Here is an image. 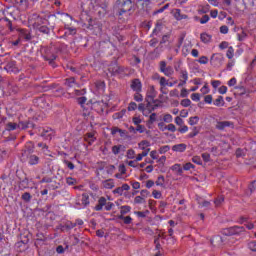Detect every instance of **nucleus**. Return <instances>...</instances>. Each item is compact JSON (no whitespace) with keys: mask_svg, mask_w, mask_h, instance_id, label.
Returning a JSON list of instances; mask_svg holds the SVG:
<instances>
[{"mask_svg":"<svg viewBox=\"0 0 256 256\" xmlns=\"http://www.w3.org/2000/svg\"><path fill=\"white\" fill-rule=\"evenodd\" d=\"M102 185L104 189H113L115 187V181L113 179L104 180Z\"/></svg>","mask_w":256,"mask_h":256,"instance_id":"24","label":"nucleus"},{"mask_svg":"<svg viewBox=\"0 0 256 256\" xmlns=\"http://www.w3.org/2000/svg\"><path fill=\"white\" fill-rule=\"evenodd\" d=\"M66 183L67 185H75V183H77V180L73 177H68L66 178Z\"/></svg>","mask_w":256,"mask_h":256,"instance_id":"62","label":"nucleus"},{"mask_svg":"<svg viewBox=\"0 0 256 256\" xmlns=\"http://www.w3.org/2000/svg\"><path fill=\"white\" fill-rule=\"evenodd\" d=\"M127 159H135V150L129 149L126 154Z\"/></svg>","mask_w":256,"mask_h":256,"instance_id":"51","label":"nucleus"},{"mask_svg":"<svg viewBox=\"0 0 256 256\" xmlns=\"http://www.w3.org/2000/svg\"><path fill=\"white\" fill-rule=\"evenodd\" d=\"M171 169L177 173V175H183V169L181 168V164H174Z\"/></svg>","mask_w":256,"mask_h":256,"instance_id":"31","label":"nucleus"},{"mask_svg":"<svg viewBox=\"0 0 256 256\" xmlns=\"http://www.w3.org/2000/svg\"><path fill=\"white\" fill-rule=\"evenodd\" d=\"M200 39L202 43H211V39H213V36H211V34H207L206 32H204L200 35Z\"/></svg>","mask_w":256,"mask_h":256,"instance_id":"25","label":"nucleus"},{"mask_svg":"<svg viewBox=\"0 0 256 256\" xmlns=\"http://www.w3.org/2000/svg\"><path fill=\"white\" fill-rule=\"evenodd\" d=\"M64 164L66 165V167H68V169H70V171H73V169H75V164H73V162L69 160H64Z\"/></svg>","mask_w":256,"mask_h":256,"instance_id":"52","label":"nucleus"},{"mask_svg":"<svg viewBox=\"0 0 256 256\" xmlns=\"http://www.w3.org/2000/svg\"><path fill=\"white\" fill-rule=\"evenodd\" d=\"M151 143L147 140H143L138 144L139 149L146 150V147H149Z\"/></svg>","mask_w":256,"mask_h":256,"instance_id":"37","label":"nucleus"},{"mask_svg":"<svg viewBox=\"0 0 256 256\" xmlns=\"http://www.w3.org/2000/svg\"><path fill=\"white\" fill-rule=\"evenodd\" d=\"M173 13V17L174 19H176V21H183V19H189V16L187 14H183L181 12V9H174L172 11Z\"/></svg>","mask_w":256,"mask_h":256,"instance_id":"13","label":"nucleus"},{"mask_svg":"<svg viewBox=\"0 0 256 256\" xmlns=\"http://www.w3.org/2000/svg\"><path fill=\"white\" fill-rule=\"evenodd\" d=\"M130 88L136 93H141V89H143V84L139 78L133 79L131 81Z\"/></svg>","mask_w":256,"mask_h":256,"instance_id":"11","label":"nucleus"},{"mask_svg":"<svg viewBox=\"0 0 256 256\" xmlns=\"http://www.w3.org/2000/svg\"><path fill=\"white\" fill-rule=\"evenodd\" d=\"M236 3H242L244 9H251L255 7V0H235Z\"/></svg>","mask_w":256,"mask_h":256,"instance_id":"19","label":"nucleus"},{"mask_svg":"<svg viewBox=\"0 0 256 256\" xmlns=\"http://www.w3.org/2000/svg\"><path fill=\"white\" fill-rule=\"evenodd\" d=\"M237 37H238L239 41H244L245 37H247V33H245V31L241 30V33H238Z\"/></svg>","mask_w":256,"mask_h":256,"instance_id":"58","label":"nucleus"},{"mask_svg":"<svg viewBox=\"0 0 256 256\" xmlns=\"http://www.w3.org/2000/svg\"><path fill=\"white\" fill-rule=\"evenodd\" d=\"M36 31H39L40 33H43L44 35H49V33H51V29H49V27H47V24H43L38 29H36Z\"/></svg>","mask_w":256,"mask_h":256,"instance_id":"28","label":"nucleus"},{"mask_svg":"<svg viewBox=\"0 0 256 256\" xmlns=\"http://www.w3.org/2000/svg\"><path fill=\"white\" fill-rule=\"evenodd\" d=\"M145 131H146V128L144 125L139 124L136 126V133H145Z\"/></svg>","mask_w":256,"mask_h":256,"instance_id":"56","label":"nucleus"},{"mask_svg":"<svg viewBox=\"0 0 256 256\" xmlns=\"http://www.w3.org/2000/svg\"><path fill=\"white\" fill-rule=\"evenodd\" d=\"M155 184L157 185V187H163V186L165 185V176L160 175V176L157 178Z\"/></svg>","mask_w":256,"mask_h":256,"instance_id":"32","label":"nucleus"},{"mask_svg":"<svg viewBox=\"0 0 256 256\" xmlns=\"http://www.w3.org/2000/svg\"><path fill=\"white\" fill-rule=\"evenodd\" d=\"M192 161L196 164V165H203V161L201 160V157L199 156H194L192 158Z\"/></svg>","mask_w":256,"mask_h":256,"instance_id":"57","label":"nucleus"},{"mask_svg":"<svg viewBox=\"0 0 256 256\" xmlns=\"http://www.w3.org/2000/svg\"><path fill=\"white\" fill-rule=\"evenodd\" d=\"M4 69L7 73H19V68H17V62L15 60L8 62Z\"/></svg>","mask_w":256,"mask_h":256,"instance_id":"10","label":"nucleus"},{"mask_svg":"<svg viewBox=\"0 0 256 256\" xmlns=\"http://www.w3.org/2000/svg\"><path fill=\"white\" fill-rule=\"evenodd\" d=\"M216 129H218L219 131H223L225 129V122L217 121L216 122Z\"/></svg>","mask_w":256,"mask_h":256,"instance_id":"47","label":"nucleus"},{"mask_svg":"<svg viewBox=\"0 0 256 256\" xmlns=\"http://www.w3.org/2000/svg\"><path fill=\"white\" fill-rule=\"evenodd\" d=\"M84 141L88 143V145H93L94 141H97L95 137V132H88L84 135Z\"/></svg>","mask_w":256,"mask_h":256,"instance_id":"16","label":"nucleus"},{"mask_svg":"<svg viewBox=\"0 0 256 256\" xmlns=\"http://www.w3.org/2000/svg\"><path fill=\"white\" fill-rule=\"evenodd\" d=\"M182 107H189L191 105V100L190 99H183L180 103Z\"/></svg>","mask_w":256,"mask_h":256,"instance_id":"61","label":"nucleus"},{"mask_svg":"<svg viewBox=\"0 0 256 256\" xmlns=\"http://www.w3.org/2000/svg\"><path fill=\"white\" fill-rule=\"evenodd\" d=\"M155 97H157L155 87L150 86V90L146 96V109H148V111H155V109L159 107V105L156 104L157 100H155Z\"/></svg>","mask_w":256,"mask_h":256,"instance_id":"3","label":"nucleus"},{"mask_svg":"<svg viewBox=\"0 0 256 256\" xmlns=\"http://www.w3.org/2000/svg\"><path fill=\"white\" fill-rule=\"evenodd\" d=\"M159 71L160 73H163L166 77H171L173 73H175V70H173V67L167 66V62L160 61L159 63Z\"/></svg>","mask_w":256,"mask_h":256,"instance_id":"6","label":"nucleus"},{"mask_svg":"<svg viewBox=\"0 0 256 256\" xmlns=\"http://www.w3.org/2000/svg\"><path fill=\"white\" fill-rule=\"evenodd\" d=\"M81 203L84 207H88V205L91 203L89 201V194L88 193H83L82 194Z\"/></svg>","mask_w":256,"mask_h":256,"instance_id":"29","label":"nucleus"},{"mask_svg":"<svg viewBox=\"0 0 256 256\" xmlns=\"http://www.w3.org/2000/svg\"><path fill=\"white\" fill-rule=\"evenodd\" d=\"M169 39H171V35H163L162 40L160 41V45H165V43H169Z\"/></svg>","mask_w":256,"mask_h":256,"instance_id":"46","label":"nucleus"},{"mask_svg":"<svg viewBox=\"0 0 256 256\" xmlns=\"http://www.w3.org/2000/svg\"><path fill=\"white\" fill-rule=\"evenodd\" d=\"M152 195H153L154 199H161V197H162L161 192L157 191V190H153Z\"/></svg>","mask_w":256,"mask_h":256,"instance_id":"64","label":"nucleus"},{"mask_svg":"<svg viewBox=\"0 0 256 256\" xmlns=\"http://www.w3.org/2000/svg\"><path fill=\"white\" fill-rule=\"evenodd\" d=\"M65 85H66L67 87H71V88H73V87H79V84L77 83V81H76L75 78H73V77L67 78V79L65 80Z\"/></svg>","mask_w":256,"mask_h":256,"instance_id":"23","label":"nucleus"},{"mask_svg":"<svg viewBox=\"0 0 256 256\" xmlns=\"http://www.w3.org/2000/svg\"><path fill=\"white\" fill-rule=\"evenodd\" d=\"M118 219H120V221H123L124 225H131V223H133V218H131V216L119 215Z\"/></svg>","mask_w":256,"mask_h":256,"instance_id":"27","label":"nucleus"},{"mask_svg":"<svg viewBox=\"0 0 256 256\" xmlns=\"http://www.w3.org/2000/svg\"><path fill=\"white\" fill-rule=\"evenodd\" d=\"M127 213H131V206L124 205L120 207V215L125 216Z\"/></svg>","mask_w":256,"mask_h":256,"instance_id":"30","label":"nucleus"},{"mask_svg":"<svg viewBox=\"0 0 256 256\" xmlns=\"http://www.w3.org/2000/svg\"><path fill=\"white\" fill-rule=\"evenodd\" d=\"M115 207V204L113 202H107V198L105 197H99L98 202L94 207V211H101L103 208L105 211H111Z\"/></svg>","mask_w":256,"mask_h":256,"instance_id":"4","label":"nucleus"},{"mask_svg":"<svg viewBox=\"0 0 256 256\" xmlns=\"http://www.w3.org/2000/svg\"><path fill=\"white\" fill-rule=\"evenodd\" d=\"M221 243H223V238L221 236H214L212 239H211V244L214 246V247H219V245H221Z\"/></svg>","mask_w":256,"mask_h":256,"instance_id":"26","label":"nucleus"},{"mask_svg":"<svg viewBox=\"0 0 256 256\" xmlns=\"http://www.w3.org/2000/svg\"><path fill=\"white\" fill-rule=\"evenodd\" d=\"M123 145H115L112 147V153L114 155H119L121 153V149H123Z\"/></svg>","mask_w":256,"mask_h":256,"instance_id":"34","label":"nucleus"},{"mask_svg":"<svg viewBox=\"0 0 256 256\" xmlns=\"http://www.w3.org/2000/svg\"><path fill=\"white\" fill-rule=\"evenodd\" d=\"M131 189V186L129 184H123L121 187H117L112 191L114 195H118V197H121L125 195V191H129Z\"/></svg>","mask_w":256,"mask_h":256,"instance_id":"12","label":"nucleus"},{"mask_svg":"<svg viewBox=\"0 0 256 256\" xmlns=\"http://www.w3.org/2000/svg\"><path fill=\"white\" fill-rule=\"evenodd\" d=\"M6 131H17L19 129L17 122H7L5 125Z\"/></svg>","mask_w":256,"mask_h":256,"instance_id":"21","label":"nucleus"},{"mask_svg":"<svg viewBox=\"0 0 256 256\" xmlns=\"http://www.w3.org/2000/svg\"><path fill=\"white\" fill-rule=\"evenodd\" d=\"M172 151H174V153H185V151H187V144H176L172 146Z\"/></svg>","mask_w":256,"mask_h":256,"instance_id":"17","label":"nucleus"},{"mask_svg":"<svg viewBox=\"0 0 256 256\" xmlns=\"http://www.w3.org/2000/svg\"><path fill=\"white\" fill-rule=\"evenodd\" d=\"M214 105L216 107H221V105H223V96H219L216 100H214Z\"/></svg>","mask_w":256,"mask_h":256,"instance_id":"50","label":"nucleus"},{"mask_svg":"<svg viewBox=\"0 0 256 256\" xmlns=\"http://www.w3.org/2000/svg\"><path fill=\"white\" fill-rule=\"evenodd\" d=\"M166 130L171 131V133H175V131H177V127L175 126V124L170 123L167 125Z\"/></svg>","mask_w":256,"mask_h":256,"instance_id":"55","label":"nucleus"},{"mask_svg":"<svg viewBox=\"0 0 256 256\" xmlns=\"http://www.w3.org/2000/svg\"><path fill=\"white\" fill-rule=\"evenodd\" d=\"M118 7L120 8L117 15L119 19H129V15H131L130 11L133 9V1L131 0H117Z\"/></svg>","mask_w":256,"mask_h":256,"instance_id":"1","label":"nucleus"},{"mask_svg":"<svg viewBox=\"0 0 256 256\" xmlns=\"http://www.w3.org/2000/svg\"><path fill=\"white\" fill-rule=\"evenodd\" d=\"M35 152V146L33 145V142H28L26 145H25V148L23 150V157H27L29 155H31L32 153Z\"/></svg>","mask_w":256,"mask_h":256,"instance_id":"14","label":"nucleus"},{"mask_svg":"<svg viewBox=\"0 0 256 256\" xmlns=\"http://www.w3.org/2000/svg\"><path fill=\"white\" fill-rule=\"evenodd\" d=\"M198 204L200 205V207H205V208H209L211 207V202L205 200L203 202H201V200L197 199Z\"/></svg>","mask_w":256,"mask_h":256,"instance_id":"45","label":"nucleus"},{"mask_svg":"<svg viewBox=\"0 0 256 256\" xmlns=\"http://www.w3.org/2000/svg\"><path fill=\"white\" fill-rule=\"evenodd\" d=\"M234 55H235V50L233 49V47H228L226 51V56L228 57V59H233Z\"/></svg>","mask_w":256,"mask_h":256,"instance_id":"40","label":"nucleus"},{"mask_svg":"<svg viewBox=\"0 0 256 256\" xmlns=\"http://www.w3.org/2000/svg\"><path fill=\"white\" fill-rule=\"evenodd\" d=\"M64 29H66V32L62 36V39H65V37H69V35H77V28L71 27V25L69 24H65Z\"/></svg>","mask_w":256,"mask_h":256,"instance_id":"15","label":"nucleus"},{"mask_svg":"<svg viewBox=\"0 0 256 256\" xmlns=\"http://www.w3.org/2000/svg\"><path fill=\"white\" fill-rule=\"evenodd\" d=\"M9 151L8 150H0V163L1 161L7 159L9 157Z\"/></svg>","mask_w":256,"mask_h":256,"instance_id":"38","label":"nucleus"},{"mask_svg":"<svg viewBox=\"0 0 256 256\" xmlns=\"http://www.w3.org/2000/svg\"><path fill=\"white\" fill-rule=\"evenodd\" d=\"M164 123H173V116L171 114H165L163 116Z\"/></svg>","mask_w":256,"mask_h":256,"instance_id":"42","label":"nucleus"},{"mask_svg":"<svg viewBox=\"0 0 256 256\" xmlns=\"http://www.w3.org/2000/svg\"><path fill=\"white\" fill-rule=\"evenodd\" d=\"M3 15L4 17L0 18V22L5 21L6 27H8L9 31L13 33V31H15V28L13 27V22L11 21V19H9V17H7V14H5V12H3Z\"/></svg>","mask_w":256,"mask_h":256,"instance_id":"18","label":"nucleus"},{"mask_svg":"<svg viewBox=\"0 0 256 256\" xmlns=\"http://www.w3.org/2000/svg\"><path fill=\"white\" fill-rule=\"evenodd\" d=\"M197 135H199V129H197V127H193L192 132H190L187 135V137H188V139H193L194 137H197Z\"/></svg>","mask_w":256,"mask_h":256,"instance_id":"33","label":"nucleus"},{"mask_svg":"<svg viewBox=\"0 0 256 256\" xmlns=\"http://www.w3.org/2000/svg\"><path fill=\"white\" fill-rule=\"evenodd\" d=\"M107 9V3L101 4V0H96V6H94V11L95 13H97V15H99V17H105V15H107Z\"/></svg>","mask_w":256,"mask_h":256,"instance_id":"5","label":"nucleus"},{"mask_svg":"<svg viewBox=\"0 0 256 256\" xmlns=\"http://www.w3.org/2000/svg\"><path fill=\"white\" fill-rule=\"evenodd\" d=\"M191 99L192 101H196V102L201 101V95H199V93H193L191 94Z\"/></svg>","mask_w":256,"mask_h":256,"instance_id":"60","label":"nucleus"},{"mask_svg":"<svg viewBox=\"0 0 256 256\" xmlns=\"http://www.w3.org/2000/svg\"><path fill=\"white\" fill-rule=\"evenodd\" d=\"M26 157L28 159V164H30V165H39V158H38L37 155L30 154Z\"/></svg>","mask_w":256,"mask_h":256,"instance_id":"20","label":"nucleus"},{"mask_svg":"<svg viewBox=\"0 0 256 256\" xmlns=\"http://www.w3.org/2000/svg\"><path fill=\"white\" fill-rule=\"evenodd\" d=\"M210 63L211 65H215L216 67H219V65H223V54H214L210 59Z\"/></svg>","mask_w":256,"mask_h":256,"instance_id":"9","label":"nucleus"},{"mask_svg":"<svg viewBox=\"0 0 256 256\" xmlns=\"http://www.w3.org/2000/svg\"><path fill=\"white\" fill-rule=\"evenodd\" d=\"M143 203H145V199L143 198V196H136L134 198L135 205H143Z\"/></svg>","mask_w":256,"mask_h":256,"instance_id":"39","label":"nucleus"},{"mask_svg":"<svg viewBox=\"0 0 256 256\" xmlns=\"http://www.w3.org/2000/svg\"><path fill=\"white\" fill-rule=\"evenodd\" d=\"M137 109V103L130 102L128 105V111H135Z\"/></svg>","mask_w":256,"mask_h":256,"instance_id":"63","label":"nucleus"},{"mask_svg":"<svg viewBox=\"0 0 256 256\" xmlns=\"http://www.w3.org/2000/svg\"><path fill=\"white\" fill-rule=\"evenodd\" d=\"M198 123H199V116L190 117L188 120V124L191 126L197 125Z\"/></svg>","mask_w":256,"mask_h":256,"instance_id":"36","label":"nucleus"},{"mask_svg":"<svg viewBox=\"0 0 256 256\" xmlns=\"http://www.w3.org/2000/svg\"><path fill=\"white\" fill-rule=\"evenodd\" d=\"M183 169L184 171H191V169H195V165H193L191 162H188L184 164Z\"/></svg>","mask_w":256,"mask_h":256,"instance_id":"49","label":"nucleus"},{"mask_svg":"<svg viewBox=\"0 0 256 256\" xmlns=\"http://www.w3.org/2000/svg\"><path fill=\"white\" fill-rule=\"evenodd\" d=\"M39 133L42 137H44L48 141H51V139H53V136L55 135V130L49 127L39 128Z\"/></svg>","mask_w":256,"mask_h":256,"instance_id":"8","label":"nucleus"},{"mask_svg":"<svg viewBox=\"0 0 256 256\" xmlns=\"http://www.w3.org/2000/svg\"><path fill=\"white\" fill-rule=\"evenodd\" d=\"M77 103H78V105L83 107L85 105V103H87V97L82 96V97L77 98Z\"/></svg>","mask_w":256,"mask_h":256,"instance_id":"43","label":"nucleus"},{"mask_svg":"<svg viewBox=\"0 0 256 256\" xmlns=\"http://www.w3.org/2000/svg\"><path fill=\"white\" fill-rule=\"evenodd\" d=\"M18 39L21 41H31L33 37L31 36V32L25 28H17Z\"/></svg>","mask_w":256,"mask_h":256,"instance_id":"7","label":"nucleus"},{"mask_svg":"<svg viewBox=\"0 0 256 256\" xmlns=\"http://www.w3.org/2000/svg\"><path fill=\"white\" fill-rule=\"evenodd\" d=\"M198 63H200V65H207V63H209V58L207 56H202L198 59Z\"/></svg>","mask_w":256,"mask_h":256,"instance_id":"44","label":"nucleus"},{"mask_svg":"<svg viewBox=\"0 0 256 256\" xmlns=\"http://www.w3.org/2000/svg\"><path fill=\"white\" fill-rule=\"evenodd\" d=\"M227 24L229 25L231 31H237V27H235V22L233 21V18L228 17Z\"/></svg>","mask_w":256,"mask_h":256,"instance_id":"35","label":"nucleus"},{"mask_svg":"<svg viewBox=\"0 0 256 256\" xmlns=\"http://www.w3.org/2000/svg\"><path fill=\"white\" fill-rule=\"evenodd\" d=\"M28 23L31 27L38 30L43 25H49V20L39 16V14H30L28 16Z\"/></svg>","mask_w":256,"mask_h":256,"instance_id":"2","label":"nucleus"},{"mask_svg":"<svg viewBox=\"0 0 256 256\" xmlns=\"http://www.w3.org/2000/svg\"><path fill=\"white\" fill-rule=\"evenodd\" d=\"M31 125H33V124H31V122H29V121H20L18 123V130L25 131V129H29V127H31Z\"/></svg>","mask_w":256,"mask_h":256,"instance_id":"22","label":"nucleus"},{"mask_svg":"<svg viewBox=\"0 0 256 256\" xmlns=\"http://www.w3.org/2000/svg\"><path fill=\"white\" fill-rule=\"evenodd\" d=\"M170 149L171 147H169V145L162 146L159 149V153L160 155H164V153H167Z\"/></svg>","mask_w":256,"mask_h":256,"instance_id":"48","label":"nucleus"},{"mask_svg":"<svg viewBox=\"0 0 256 256\" xmlns=\"http://www.w3.org/2000/svg\"><path fill=\"white\" fill-rule=\"evenodd\" d=\"M180 73H181V79H183V81H188L189 73L187 72V70H182Z\"/></svg>","mask_w":256,"mask_h":256,"instance_id":"54","label":"nucleus"},{"mask_svg":"<svg viewBox=\"0 0 256 256\" xmlns=\"http://www.w3.org/2000/svg\"><path fill=\"white\" fill-rule=\"evenodd\" d=\"M22 199H23V201H26V203H29V201H31V193L25 192L22 195Z\"/></svg>","mask_w":256,"mask_h":256,"instance_id":"53","label":"nucleus"},{"mask_svg":"<svg viewBox=\"0 0 256 256\" xmlns=\"http://www.w3.org/2000/svg\"><path fill=\"white\" fill-rule=\"evenodd\" d=\"M247 247L250 251L256 253V241H250L247 243Z\"/></svg>","mask_w":256,"mask_h":256,"instance_id":"41","label":"nucleus"},{"mask_svg":"<svg viewBox=\"0 0 256 256\" xmlns=\"http://www.w3.org/2000/svg\"><path fill=\"white\" fill-rule=\"evenodd\" d=\"M209 15H203L202 18L200 19L201 25H205V23H209Z\"/></svg>","mask_w":256,"mask_h":256,"instance_id":"59","label":"nucleus"}]
</instances>
